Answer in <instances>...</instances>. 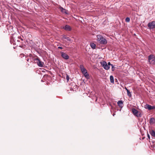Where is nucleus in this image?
I'll list each match as a JSON object with an SVG mask.
<instances>
[{
	"label": "nucleus",
	"mask_w": 155,
	"mask_h": 155,
	"mask_svg": "<svg viewBox=\"0 0 155 155\" xmlns=\"http://www.w3.org/2000/svg\"><path fill=\"white\" fill-rule=\"evenodd\" d=\"M97 40L100 44L101 45H106L107 42V40L104 38L103 36L100 35H97Z\"/></svg>",
	"instance_id": "f257e3e1"
},
{
	"label": "nucleus",
	"mask_w": 155,
	"mask_h": 155,
	"mask_svg": "<svg viewBox=\"0 0 155 155\" xmlns=\"http://www.w3.org/2000/svg\"><path fill=\"white\" fill-rule=\"evenodd\" d=\"M132 112L133 114L137 117H141L142 116L140 112L138 111L137 109L135 108L132 109Z\"/></svg>",
	"instance_id": "f03ea898"
},
{
	"label": "nucleus",
	"mask_w": 155,
	"mask_h": 155,
	"mask_svg": "<svg viewBox=\"0 0 155 155\" xmlns=\"http://www.w3.org/2000/svg\"><path fill=\"white\" fill-rule=\"evenodd\" d=\"M148 61L149 63L152 64H155V58L154 56L151 54L148 56Z\"/></svg>",
	"instance_id": "7ed1b4c3"
},
{
	"label": "nucleus",
	"mask_w": 155,
	"mask_h": 155,
	"mask_svg": "<svg viewBox=\"0 0 155 155\" xmlns=\"http://www.w3.org/2000/svg\"><path fill=\"white\" fill-rule=\"evenodd\" d=\"M101 65L106 70H108L109 69L110 67L107 65V62L105 61H103L100 62Z\"/></svg>",
	"instance_id": "20e7f679"
},
{
	"label": "nucleus",
	"mask_w": 155,
	"mask_h": 155,
	"mask_svg": "<svg viewBox=\"0 0 155 155\" xmlns=\"http://www.w3.org/2000/svg\"><path fill=\"white\" fill-rule=\"evenodd\" d=\"M149 28L151 29L155 28V21H153L149 22L147 24Z\"/></svg>",
	"instance_id": "39448f33"
},
{
	"label": "nucleus",
	"mask_w": 155,
	"mask_h": 155,
	"mask_svg": "<svg viewBox=\"0 0 155 155\" xmlns=\"http://www.w3.org/2000/svg\"><path fill=\"white\" fill-rule=\"evenodd\" d=\"M144 108L146 109H147L149 110H150L155 109V106H152L148 104H146L144 106Z\"/></svg>",
	"instance_id": "423d86ee"
},
{
	"label": "nucleus",
	"mask_w": 155,
	"mask_h": 155,
	"mask_svg": "<svg viewBox=\"0 0 155 155\" xmlns=\"http://www.w3.org/2000/svg\"><path fill=\"white\" fill-rule=\"evenodd\" d=\"M32 54H29V55H27V56L25 57V58H26V61L28 62L31 63L32 62Z\"/></svg>",
	"instance_id": "0eeeda50"
},
{
	"label": "nucleus",
	"mask_w": 155,
	"mask_h": 155,
	"mask_svg": "<svg viewBox=\"0 0 155 155\" xmlns=\"http://www.w3.org/2000/svg\"><path fill=\"white\" fill-rule=\"evenodd\" d=\"M60 53L61 54V56L63 58L66 60H67L69 59V56L68 55H67V54L64 52L61 51L60 52Z\"/></svg>",
	"instance_id": "6e6552de"
},
{
	"label": "nucleus",
	"mask_w": 155,
	"mask_h": 155,
	"mask_svg": "<svg viewBox=\"0 0 155 155\" xmlns=\"http://www.w3.org/2000/svg\"><path fill=\"white\" fill-rule=\"evenodd\" d=\"M36 63H37L38 65L40 67H42L43 66L44 64V63L43 62L41 61L39 59V58L38 59V60H37V61H36Z\"/></svg>",
	"instance_id": "1a4fd4ad"
},
{
	"label": "nucleus",
	"mask_w": 155,
	"mask_h": 155,
	"mask_svg": "<svg viewBox=\"0 0 155 155\" xmlns=\"http://www.w3.org/2000/svg\"><path fill=\"white\" fill-rule=\"evenodd\" d=\"M65 30L68 31H71V28L70 26L68 25H66L63 28Z\"/></svg>",
	"instance_id": "9d476101"
},
{
	"label": "nucleus",
	"mask_w": 155,
	"mask_h": 155,
	"mask_svg": "<svg viewBox=\"0 0 155 155\" xmlns=\"http://www.w3.org/2000/svg\"><path fill=\"white\" fill-rule=\"evenodd\" d=\"M118 105L121 108H122L123 107V102L122 101H119L117 102Z\"/></svg>",
	"instance_id": "9b49d317"
},
{
	"label": "nucleus",
	"mask_w": 155,
	"mask_h": 155,
	"mask_svg": "<svg viewBox=\"0 0 155 155\" xmlns=\"http://www.w3.org/2000/svg\"><path fill=\"white\" fill-rule=\"evenodd\" d=\"M149 123L151 125L154 124L155 123V119L153 117L151 118L150 119Z\"/></svg>",
	"instance_id": "f8f14e48"
},
{
	"label": "nucleus",
	"mask_w": 155,
	"mask_h": 155,
	"mask_svg": "<svg viewBox=\"0 0 155 155\" xmlns=\"http://www.w3.org/2000/svg\"><path fill=\"white\" fill-rule=\"evenodd\" d=\"M149 133L152 137H155V131L154 130H150Z\"/></svg>",
	"instance_id": "ddd939ff"
},
{
	"label": "nucleus",
	"mask_w": 155,
	"mask_h": 155,
	"mask_svg": "<svg viewBox=\"0 0 155 155\" xmlns=\"http://www.w3.org/2000/svg\"><path fill=\"white\" fill-rule=\"evenodd\" d=\"M60 9H61V11L63 13H64L66 14H67V13L66 12V10L64 8L62 7H60Z\"/></svg>",
	"instance_id": "4468645a"
},
{
	"label": "nucleus",
	"mask_w": 155,
	"mask_h": 155,
	"mask_svg": "<svg viewBox=\"0 0 155 155\" xmlns=\"http://www.w3.org/2000/svg\"><path fill=\"white\" fill-rule=\"evenodd\" d=\"M63 38L67 39L68 41H71V39L69 37L66 36L65 35H64L63 37Z\"/></svg>",
	"instance_id": "2eb2a0df"
},
{
	"label": "nucleus",
	"mask_w": 155,
	"mask_h": 155,
	"mask_svg": "<svg viewBox=\"0 0 155 155\" xmlns=\"http://www.w3.org/2000/svg\"><path fill=\"white\" fill-rule=\"evenodd\" d=\"M84 76L85 77L87 78H89V74L87 73V71L85 72L83 74Z\"/></svg>",
	"instance_id": "dca6fc26"
},
{
	"label": "nucleus",
	"mask_w": 155,
	"mask_h": 155,
	"mask_svg": "<svg viewBox=\"0 0 155 155\" xmlns=\"http://www.w3.org/2000/svg\"><path fill=\"white\" fill-rule=\"evenodd\" d=\"M110 81L112 83H114V80L113 76L112 75H110Z\"/></svg>",
	"instance_id": "f3484780"
},
{
	"label": "nucleus",
	"mask_w": 155,
	"mask_h": 155,
	"mask_svg": "<svg viewBox=\"0 0 155 155\" xmlns=\"http://www.w3.org/2000/svg\"><path fill=\"white\" fill-rule=\"evenodd\" d=\"M39 58L38 57H37V58H35V57H34L33 56L32 57V60L34 61V62L36 63V61H37V60H38Z\"/></svg>",
	"instance_id": "a211bd4d"
},
{
	"label": "nucleus",
	"mask_w": 155,
	"mask_h": 155,
	"mask_svg": "<svg viewBox=\"0 0 155 155\" xmlns=\"http://www.w3.org/2000/svg\"><path fill=\"white\" fill-rule=\"evenodd\" d=\"M90 45L92 48L93 49L95 48L96 45L94 43H90Z\"/></svg>",
	"instance_id": "6ab92c4d"
},
{
	"label": "nucleus",
	"mask_w": 155,
	"mask_h": 155,
	"mask_svg": "<svg viewBox=\"0 0 155 155\" xmlns=\"http://www.w3.org/2000/svg\"><path fill=\"white\" fill-rule=\"evenodd\" d=\"M127 95L129 97H131V92L129 91V90H127Z\"/></svg>",
	"instance_id": "aec40b11"
},
{
	"label": "nucleus",
	"mask_w": 155,
	"mask_h": 155,
	"mask_svg": "<svg viewBox=\"0 0 155 155\" xmlns=\"http://www.w3.org/2000/svg\"><path fill=\"white\" fill-rule=\"evenodd\" d=\"M81 72H82V74L84 73L86 71H87V70H86V69L85 68H84L83 69H82L81 70Z\"/></svg>",
	"instance_id": "412c9836"
},
{
	"label": "nucleus",
	"mask_w": 155,
	"mask_h": 155,
	"mask_svg": "<svg viewBox=\"0 0 155 155\" xmlns=\"http://www.w3.org/2000/svg\"><path fill=\"white\" fill-rule=\"evenodd\" d=\"M130 21V18L129 17H127L125 19V21L127 22H128Z\"/></svg>",
	"instance_id": "4be33fe9"
},
{
	"label": "nucleus",
	"mask_w": 155,
	"mask_h": 155,
	"mask_svg": "<svg viewBox=\"0 0 155 155\" xmlns=\"http://www.w3.org/2000/svg\"><path fill=\"white\" fill-rule=\"evenodd\" d=\"M66 79L67 82H68L69 80V77L68 74H66Z\"/></svg>",
	"instance_id": "5701e85b"
},
{
	"label": "nucleus",
	"mask_w": 155,
	"mask_h": 155,
	"mask_svg": "<svg viewBox=\"0 0 155 155\" xmlns=\"http://www.w3.org/2000/svg\"><path fill=\"white\" fill-rule=\"evenodd\" d=\"M79 68H80L81 70L84 68V66L83 65H80Z\"/></svg>",
	"instance_id": "b1692460"
},
{
	"label": "nucleus",
	"mask_w": 155,
	"mask_h": 155,
	"mask_svg": "<svg viewBox=\"0 0 155 155\" xmlns=\"http://www.w3.org/2000/svg\"><path fill=\"white\" fill-rule=\"evenodd\" d=\"M24 55H25L24 54H20L19 56H20V57L22 58L23 57H24Z\"/></svg>",
	"instance_id": "393cba45"
},
{
	"label": "nucleus",
	"mask_w": 155,
	"mask_h": 155,
	"mask_svg": "<svg viewBox=\"0 0 155 155\" xmlns=\"http://www.w3.org/2000/svg\"><path fill=\"white\" fill-rule=\"evenodd\" d=\"M18 38L20 39L22 41L23 40V38H22L21 36H18Z\"/></svg>",
	"instance_id": "a878e982"
},
{
	"label": "nucleus",
	"mask_w": 155,
	"mask_h": 155,
	"mask_svg": "<svg viewBox=\"0 0 155 155\" xmlns=\"http://www.w3.org/2000/svg\"><path fill=\"white\" fill-rule=\"evenodd\" d=\"M111 66L112 67V71H114V70L113 69V68H114V65H113V64H111Z\"/></svg>",
	"instance_id": "bb28decb"
},
{
	"label": "nucleus",
	"mask_w": 155,
	"mask_h": 155,
	"mask_svg": "<svg viewBox=\"0 0 155 155\" xmlns=\"http://www.w3.org/2000/svg\"><path fill=\"white\" fill-rule=\"evenodd\" d=\"M112 64H111L110 62H108V64H107V65H108V66H109L110 65H111Z\"/></svg>",
	"instance_id": "cd10ccee"
},
{
	"label": "nucleus",
	"mask_w": 155,
	"mask_h": 155,
	"mask_svg": "<svg viewBox=\"0 0 155 155\" xmlns=\"http://www.w3.org/2000/svg\"><path fill=\"white\" fill-rule=\"evenodd\" d=\"M147 137H148V138L149 139H150V136L149 135V134H147Z\"/></svg>",
	"instance_id": "c85d7f7f"
},
{
	"label": "nucleus",
	"mask_w": 155,
	"mask_h": 155,
	"mask_svg": "<svg viewBox=\"0 0 155 155\" xmlns=\"http://www.w3.org/2000/svg\"><path fill=\"white\" fill-rule=\"evenodd\" d=\"M58 48H59V49H63L62 47H58Z\"/></svg>",
	"instance_id": "c756f323"
},
{
	"label": "nucleus",
	"mask_w": 155,
	"mask_h": 155,
	"mask_svg": "<svg viewBox=\"0 0 155 155\" xmlns=\"http://www.w3.org/2000/svg\"><path fill=\"white\" fill-rule=\"evenodd\" d=\"M97 97H96L95 101H97Z\"/></svg>",
	"instance_id": "7c9ffc66"
},
{
	"label": "nucleus",
	"mask_w": 155,
	"mask_h": 155,
	"mask_svg": "<svg viewBox=\"0 0 155 155\" xmlns=\"http://www.w3.org/2000/svg\"><path fill=\"white\" fill-rule=\"evenodd\" d=\"M125 89L127 91V90H128L126 87H125Z\"/></svg>",
	"instance_id": "2f4dec72"
},
{
	"label": "nucleus",
	"mask_w": 155,
	"mask_h": 155,
	"mask_svg": "<svg viewBox=\"0 0 155 155\" xmlns=\"http://www.w3.org/2000/svg\"><path fill=\"white\" fill-rule=\"evenodd\" d=\"M12 40L11 39V40H10V42H11V44H12V43L11 42H12Z\"/></svg>",
	"instance_id": "473e14b6"
},
{
	"label": "nucleus",
	"mask_w": 155,
	"mask_h": 155,
	"mask_svg": "<svg viewBox=\"0 0 155 155\" xmlns=\"http://www.w3.org/2000/svg\"><path fill=\"white\" fill-rule=\"evenodd\" d=\"M114 115H115V114H114V113L113 114V116H114Z\"/></svg>",
	"instance_id": "72a5a7b5"
},
{
	"label": "nucleus",
	"mask_w": 155,
	"mask_h": 155,
	"mask_svg": "<svg viewBox=\"0 0 155 155\" xmlns=\"http://www.w3.org/2000/svg\"><path fill=\"white\" fill-rule=\"evenodd\" d=\"M17 41H18V42H19L20 41L19 40H17Z\"/></svg>",
	"instance_id": "f704fd0d"
},
{
	"label": "nucleus",
	"mask_w": 155,
	"mask_h": 155,
	"mask_svg": "<svg viewBox=\"0 0 155 155\" xmlns=\"http://www.w3.org/2000/svg\"><path fill=\"white\" fill-rule=\"evenodd\" d=\"M28 65L29 66V64L28 63Z\"/></svg>",
	"instance_id": "c9c22d12"
}]
</instances>
